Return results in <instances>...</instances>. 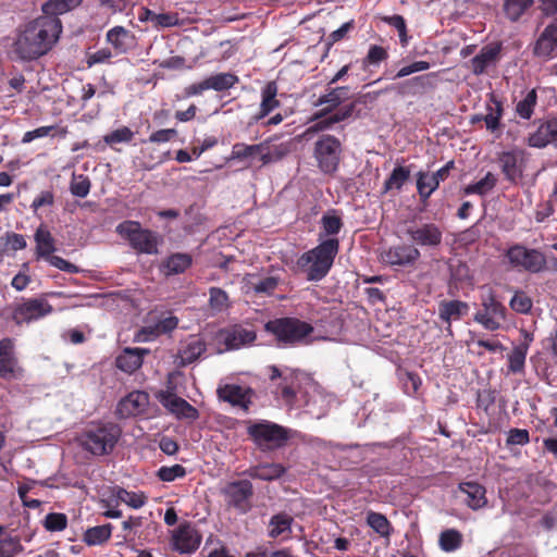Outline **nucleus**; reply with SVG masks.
I'll list each match as a JSON object with an SVG mask.
<instances>
[{"label":"nucleus","mask_w":557,"mask_h":557,"mask_svg":"<svg viewBox=\"0 0 557 557\" xmlns=\"http://www.w3.org/2000/svg\"><path fill=\"white\" fill-rule=\"evenodd\" d=\"M367 524L376 532L381 537L389 539L394 528L389 520L382 513L375 511L367 512Z\"/></svg>","instance_id":"79ce46f5"},{"label":"nucleus","mask_w":557,"mask_h":557,"mask_svg":"<svg viewBox=\"0 0 557 557\" xmlns=\"http://www.w3.org/2000/svg\"><path fill=\"white\" fill-rule=\"evenodd\" d=\"M529 343H520L508 355V370L512 373H521L524 369Z\"/></svg>","instance_id":"49530a36"},{"label":"nucleus","mask_w":557,"mask_h":557,"mask_svg":"<svg viewBox=\"0 0 557 557\" xmlns=\"http://www.w3.org/2000/svg\"><path fill=\"white\" fill-rule=\"evenodd\" d=\"M490 101L493 106H487V113L483 116L486 128L494 133L500 127V120L504 113L503 102L494 94L490 95Z\"/></svg>","instance_id":"4c0bfd02"},{"label":"nucleus","mask_w":557,"mask_h":557,"mask_svg":"<svg viewBox=\"0 0 557 557\" xmlns=\"http://www.w3.org/2000/svg\"><path fill=\"white\" fill-rule=\"evenodd\" d=\"M537 103V94L535 89L528 91L525 97L516 104V113L523 120H530Z\"/></svg>","instance_id":"3c124183"},{"label":"nucleus","mask_w":557,"mask_h":557,"mask_svg":"<svg viewBox=\"0 0 557 557\" xmlns=\"http://www.w3.org/2000/svg\"><path fill=\"white\" fill-rule=\"evenodd\" d=\"M469 310V304L459 299H443L437 305L438 319L448 332H451V323L461 320Z\"/></svg>","instance_id":"412c9836"},{"label":"nucleus","mask_w":557,"mask_h":557,"mask_svg":"<svg viewBox=\"0 0 557 557\" xmlns=\"http://www.w3.org/2000/svg\"><path fill=\"white\" fill-rule=\"evenodd\" d=\"M277 84L274 81L268 82L261 90V103L259 111L250 116L249 124L258 123L281 106L277 96Z\"/></svg>","instance_id":"393cba45"},{"label":"nucleus","mask_w":557,"mask_h":557,"mask_svg":"<svg viewBox=\"0 0 557 557\" xmlns=\"http://www.w3.org/2000/svg\"><path fill=\"white\" fill-rule=\"evenodd\" d=\"M321 225L326 236H335L341 232L344 224L336 211L331 210L322 216Z\"/></svg>","instance_id":"603ef678"},{"label":"nucleus","mask_w":557,"mask_h":557,"mask_svg":"<svg viewBox=\"0 0 557 557\" xmlns=\"http://www.w3.org/2000/svg\"><path fill=\"white\" fill-rule=\"evenodd\" d=\"M191 263L193 258L189 253L176 252L163 260L160 269L165 276H171L184 273L191 267Z\"/></svg>","instance_id":"72a5a7b5"},{"label":"nucleus","mask_w":557,"mask_h":557,"mask_svg":"<svg viewBox=\"0 0 557 557\" xmlns=\"http://www.w3.org/2000/svg\"><path fill=\"white\" fill-rule=\"evenodd\" d=\"M436 77L435 73H429L407 79L393 87L400 96H417L423 94L425 89L432 87V78Z\"/></svg>","instance_id":"2f4dec72"},{"label":"nucleus","mask_w":557,"mask_h":557,"mask_svg":"<svg viewBox=\"0 0 557 557\" xmlns=\"http://www.w3.org/2000/svg\"><path fill=\"white\" fill-rule=\"evenodd\" d=\"M342 154V144L334 135H322L314 143L313 158L319 170L324 174L337 171Z\"/></svg>","instance_id":"6e6552de"},{"label":"nucleus","mask_w":557,"mask_h":557,"mask_svg":"<svg viewBox=\"0 0 557 557\" xmlns=\"http://www.w3.org/2000/svg\"><path fill=\"white\" fill-rule=\"evenodd\" d=\"M530 442L529 431L525 429H511L508 432L506 440L507 446L511 445H527Z\"/></svg>","instance_id":"69168bd1"},{"label":"nucleus","mask_w":557,"mask_h":557,"mask_svg":"<svg viewBox=\"0 0 557 557\" xmlns=\"http://www.w3.org/2000/svg\"><path fill=\"white\" fill-rule=\"evenodd\" d=\"M349 92V87H332L327 86L326 92L321 95L318 100L314 102L315 107L325 106L320 111L314 113L315 119H320L325 116L333 111H335L341 103L347 99Z\"/></svg>","instance_id":"b1692460"},{"label":"nucleus","mask_w":557,"mask_h":557,"mask_svg":"<svg viewBox=\"0 0 557 557\" xmlns=\"http://www.w3.org/2000/svg\"><path fill=\"white\" fill-rule=\"evenodd\" d=\"M505 257L511 268L529 273H540L546 269L545 255L535 248H528L521 244H515L505 251Z\"/></svg>","instance_id":"0eeeda50"},{"label":"nucleus","mask_w":557,"mask_h":557,"mask_svg":"<svg viewBox=\"0 0 557 557\" xmlns=\"http://www.w3.org/2000/svg\"><path fill=\"white\" fill-rule=\"evenodd\" d=\"M112 57H113V53H112L111 49L101 48V49L95 51L94 53H89L87 55L86 63H87L88 67H91L96 64L109 62Z\"/></svg>","instance_id":"774afa93"},{"label":"nucleus","mask_w":557,"mask_h":557,"mask_svg":"<svg viewBox=\"0 0 557 557\" xmlns=\"http://www.w3.org/2000/svg\"><path fill=\"white\" fill-rule=\"evenodd\" d=\"M294 519L286 512H280L271 517L269 521L268 535L271 539L283 536L288 539L292 534V523Z\"/></svg>","instance_id":"c9c22d12"},{"label":"nucleus","mask_w":557,"mask_h":557,"mask_svg":"<svg viewBox=\"0 0 557 557\" xmlns=\"http://www.w3.org/2000/svg\"><path fill=\"white\" fill-rule=\"evenodd\" d=\"M178 325V318L172 314L160 318L153 324L141 327L138 338L141 342H151L157 337L173 332Z\"/></svg>","instance_id":"a878e982"},{"label":"nucleus","mask_w":557,"mask_h":557,"mask_svg":"<svg viewBox=\"0 0 557 557\" xmlns=\"http://www.w3.org/2000/svg\"><path fill=\"white\" fill-rule=\"evenodd\" d=\"M50 265L61 270V271H64V272H67V273H77L78 272V268L69 262L67 260L63 259L62 257L60 256H55V255H50L49 257H47L45 259Z\"/></svg>","instance_id":"338daca9"},{"label":"nucleus","mask_w":557,"mask_h":557,"mask_svg":"<svg viewBox=\"0 0 557 557\" xmlns=\"http://www.w3.org/2000/svg\"><path fill=\"white\" fill-rule=\"evenodd\" d=\"M525 152L521 149L503 151L498 154V164L506 181L518 184L523 178Z\"/></svg>","instance_id":"4468645a"},{"label":"nucleus","mask_w":557,"mask_h":557,"mask_svg":"<svg viewBox=\"0 0 557 557\" xmlns=\"http://www.w3.org/2000/svg\"><path fill=\"white\" fill-rule=\"evenodd\" d=\"M24 549L17 536L0 540V557H14Z\"/></svg>","instance_id":"bf43d9fd"},{"label":"nucleus","mask_w":557,"mask_h":557,"mask_svg":"<svg viewBox=\"0 0 557 557\" xmlns=\"http://www.w3.org/2000/svg\"><path fill=\"white\" fill-rule=\"evenodd\" d=\"M200 543L201 535L188 522L180 524L173 534L174 547L182 554H188L197 550Z\"/></svg>","instance_id":"4be33fe9"},{"label":"nucleus","mask_w":557,"mask_h":557,"mask_svg":"<svg viewBox=\"0 0 557 557\" xmlns=\"http://www.w3.org/2000/svg\"><path fill=\"white\" fill-rule=\"evenodd\" d=\"M176 137L177 131L175 128H162L152 132L147 141L151 144H164L173 140ZM141 143L144 144L146 140H141Z\"/></svg>","instance_id":"0e129e2a"},{"label":"nucleus","mask_w":557,"mask_h":557,"mask_svg":"<svg viewBox=\"0 0 557 557\" xmlns=\"http://www.w3.org/2000/svg\"><path fill=\"white\" fill-rule=\"evenodd\" d=\"M186 469L176 463L173 466H162L157 471V478L162 482H173L176 479H183L186 475Z\"/></svg>","instance_id":"13d9d810"},{"label":"nucleus","mask_w":557,"mask_h":557,"mask_svg":"<svg viewBox=\"0 0 557 557\" xmlns=\"http://www.w3.org/2000/svg\"><path fill=\"white\" fill-rule=\"evenodd\" d=\"M219 337L226 350H235L253 343L257 338V334L252 330L236 324L221 330Z\"/></svg>","instance_id":"6ab92c4d"},{"label":"nucleus","mask_w":557,"mask_h":557,"mask_svg":"<svg viewBox=\"0 0 557 557\" xmlns=\"http://www.w3.org/2000/svg\"><path fill=\"white\" fill-rule=\"evenodd\" d=\"M91 183L88 176L79 174L73 175L70 183V191L73 196L85 198L90 191Z\"/></svg>","instance_id":"4d7b16f0"},{"label":"nucleus","mask_w":557,"mask_h":557,"mask_svg":"<svg viewBox=\"0 0 557 557\" xmlns=\"http://www.w3.org/2000/svg\"><path fill=\"white\" fill-rule=\"evenodd\" d=\"M247 434L262 453L280 449L290 438V431L287 428L269 420L248 421Z\"/></svg>","instance_id":"20e7f679"},{"label":"nucleus","mask_w":557,"mask_h":557,"mask_svg":"<svg viewBox=\"0 0 557 557\" xmlns=\"http://www.w3.org/2000/svg\"><path fill=\"white\" fill-rule=\"evenodd\" d=\"M209 306L215 312H222L230 307L228 295L219 287H210Z\"/></svg>","instance_id":"5fc2aeb1"},{"label":"nucleus","mask_w":557,"mask_h":557,"mask_svg":"<svg viewBox=\"0 0 557 557\" xmlns=\"http://www.w3.org/2000/svg\"><path fill=\"white\" fill-rule=\"evenodd\" d=\"M339 251V240L330 237L322 240L314 248L304 252L297 260L299 270L311 282L323 280L333 267L335 257Z\"/></svg>","instance_id":"f03ea898"},{"label":"nucleus","mask_w":557,"mask_h":557,"mask_svg":"<svg viewBox=\"0 0 557 557\" xmlns=\"http://www.w3.org/2000/svg\"><path fill=\"white\" fill-rule=\"evenodd\" d=\"M113 492L117 497V500L124 503L128 507L133 509H139L147 503V496L144 492H132L126 488L115 485L113 486Z\"/></svg>","instance_id":"c03bdc74"},{"label":"nucleus","mask_w":557,"mask_h":557,"mask_svg":"<svg viewBox=\"0 0 557 557\" xmlns=\"http://www.w3.org/2000/svg\"><path fill=\"white\" fill-rule=\"evenodd\" d=\"M62 30L59 17L41 14L18 27L13 51L23 61L37 60L52 50Z\"/></svg>","instance_id":"f257e3e1"},{"label":"nucleus","mask_w":557,"mask_h":557,"mask_svg":"<svg viewBox=\"0 0 557 557\" xmlns=\"http://www.w3.org/2000/svg\"><path fill=\"white\" fill-rule=\"evenodd\" d=\"M150 352L147 348L126 347L115 359V366L121 371L132 374L137 371L144 362V357Z\"/></svg>","instance_id":"cd10ccee"},{"label":"nucleus","mask_w":557,"mask_h":557,"mask_svg":"<svg viewBox=\"0 0 557 557\" xmlns=\"http://www.w3.org/2000/svg\"><path fill=\"white\" fill-rule=\"evenodd\" d=\"M264 330L272 334L278 344L285 346L304 343L314 331L310 323L293 317L270 320L264 324Z\"/></svg>","instance_id":"39448f33"},{"label":"nucleus","mask_w":557,"mask_h":557,"mask_svg":"<svg viewBox=\"0 0 557 557\" xmlns=\"http://www.w3.org/2000/svg\"><path fill=\"white\" fill-rule=\"evenodd\" d=\"M69 519L63 512H50L42 522L44 528L49 532H61L67 528Z\"/></svg>","instance_id":"6e6d98bb"},{"label":"nucleus","mask_w":557,"mask_h":557,"mask_svg":"<svg viewBox=\"0 0 557 557\" xmlns=\"http://www.w3.org/2000/svg\"><path fill=\"white\" fill-rule=\"evenodd\" d=\"M287 471V468L277 462H262L250 466L243 474L252 479L261 481H275L281 479Z\"/></svg>","instance_id":"c85d7f7f"},{"label":"nucleus","mask_w":557,"mask_h":557,"mask_svg":"<svg viewBox=\"0 0 557 557\" xmlns=\"http://www.w3.org/2000/svg\"><path fill=\"white\" fill-rule=\"evenodd\" d=\"M112 531L113 525L111 523L88 528L83 533V542L87 546H101L111 539Z\"/></svg>","instance_id":"e433bc0d"},{"label":"nucleus","mask_w":557,"mask_h":557,"mask_svg":"<svg viewBox=\"0 0 557 557\" xmlns=\"http://www.w3.org/2000/svg\"><path fill=\"white\" fill-rule=\"evenodd\" d=\"M10 309L11 320L16 325L29 324L49 315L53 311V307L44 297L23 298L21 302L12 305Z\"/></svg>","instance_id":"9d476101"},{"label":"nucleus","mask_w":557,"mask_h":557,"mask_svg":"<svg viewBox=\"0 0 557 557\" xmlns=\"http://www.w3.org/2000/svg\"><path fill=\"white\" fill-rule=\"evenodd\" d=\"M14 339L4 337L0 339V377L10 380L15 376L17 358L15 357Z\"/></svg>","instance_id":"bb28decb"},{"label":"nucleus","mask_w":557,"mask_h":557,"mask_svg":"<svg viewBox=\"0 0 557 557\" xmlns=\"http://www.w3.org/2000/svg\"><path fill=\"white\" fill-rule=\"evenodd\" d=\"M440 183L432 173L419 172L417 177V190L420 200L426 203L431 195L438 188Z\"/></svg>","instance_id":"37998d69"},{"label":"nucleus","mask_w":557,"mask_h":557,"mask_svg":"<svg viewBox=\"0 0 557 557\" xmlns=\"http://www.w3.org/2000/svg\"><path fill=\"white\" fill-rule=\"evenodd\" d=\"M122 434L121 428L113 422H90L78 437L84 450L94 456H106L113 451Z\"/></svg>","instance_id":"7ed1b4c3"},{"label":"nucleus","mask_w":557,"mask_h":557,"mask_svg":"<svg viewBox=\"0 0 557 557\" xmlns=\"http://www.w3.org/2000/svg\"><path fill=\"white\" fill-rule=\"evenodd\" d=\"M502 51V41H494L483 46L480 52L470 61L471 72L476 76L484 74L488 66H494L499 62Z\"/></svg>","instance_id":"dca6fc26"},{"label":"nucleus","mask_w":557,"mask_h":557,"mask_svg":"<svg viewBox=\"0 0 557 557\" xmlns=\"http://www.w3.org/2000/svg\"><path fill=\"white\" fill-rule=\"evenodd\" d=\"M83 0H48L41 7L42 15L59 17L82 4Z\"/></svg>","instance_id":"a19ab883"},{"label":"nucleus","mask_w":557,"mask_h":557,"mask_svg":"<svg viewBox=\"0 0 557 557\" xmlns=\"http://www.w3.org/2000/svg\"><path fill=\"white\" fill-rule=\"evenodd\" d=\"M133 138H134V132L127 126H122V127L114 129L111 133H108L107 135H104L103 141L108 146H110L111 148L114 149L116 144H121V143L128 144L133 140Z\"/></svg>","instance_id":"864d4df0"},{"label":"nucleus","mask_w":557,"mask_h":557,"mask_svg":"<svg viewBox=\"0 0 557 557\" xmlns=\"http://www.w3.org/2000/svg\"><path fill=\"white\" fill-rule=\"evenodd\" d=\"M496 184H497L496 176L493 173L487 172L486 175L482 180L466 186L465 187V194L466 195H480V196H484L488 191L494 189Z\"/></svg>","instance_id":"de8ad7c7"},{"label":"nucleus","mask_w":557,"mask_h":557,"mask_svg":"<svg viewBox=\"0 0 557 557\" xmlns=\"http://www.w3.org/2000/svg\"><path fill=\"white\" fill-rule=\"evenodd\" d=\"M148 404V393L134 391L119 401L115 413L120 419L136 417L146 411Z\"/></svg>","instance_id":"a211bd4d"},{"label":"nucleus","mask_w":557,"mask_h":557,"mask_svg":"<svg viewBox=\"0 0 557 557\" xmlns=\"http://www.w3.org/2000/svg\"><path fill=\"white\" fill-rule=\"evenodd\" d=\"M277 285H278L277 277L268 276V277H264V278L260 280L259 282L252 284V289L255 290L256 294H262V295L270 296L274 293Z\"/></svg>","instance_id":"e2e57ef3"},{"label":"nucleus","mask_w":557,"mask_h":557,"mask_svg":"<svg viewBox=\"0 0 557 557\" xmlns=\"http://www.w3.org/2000/svg\"><path fill=\"white\" fill-rule=\"evenodd\" d=\"M528 145L534 148L557 147V117L541 122L536 131L529 134Z\"/></svg>","instance_id":"5701e85b"},{"label":"nucleus","mask_w":557,"mask_h":557,"mask_svg":"<svg viewBox=\"0 0 557 557\" xmlns=\"http://www.w3.org/2000/svg\"><path fill=\"white\" fill-rule=\"evenodd\" d=\"M463 535L457 529H445L438 535V547L445 553H453L461 548Z\"/></svg>","instance_id":"ea45409f"},{"label":"nucleus","mask_w":557,"mask_h":557,"mask_svg":"<svg viewBox=\"0 0 557 557\" xmlns=\"http://www.w3.org/2000/svg\"><path fill=\"white\" fill-rule=\"evenodd\" d=\"M209 88L215 91H224L234 87L238 83V76L233 73H218L207 77Z\"/></svg>","instance_id":"09e8293b"},{"label":"nucleus","mask_w":557,"mask_h":557,"mask_svg":"<svg viewBox=\"0 0 557 557\" xmlns=\"http://www.w3.org/2000/svg\"><path fill=\"white\" fill-rule=\"evenodd\" d=\"M157 399L169 412L180 420L186 419L194 421L199 418L198 410L172 391H160L157 394Z\"/></svg>","instance_id":"2eb2a0df"},{"label":"nucleus","mask_w":557,"mask_h":557,"mask_svg":"<svg viewBox=\"0 0 557 557\" xmlns=\"http://www.w3.org/2000/svg\"><path fill=\"white\" fill-rule=\"evenodd\" d=\"M406 235L413 244L431 249L437 248L443 240V232L435 223L411 224L406 228Z\"/></svg>","instance_id":"ddd939ff"},{"label":"nucleus","mask_w":557,"mask_h":557,"mask_svg":"<svg viewBox=\"0 0 557 557\" xmlns=\"http://www.w3.org/2000/svg\"><path fill=\"white\" fill-rule=\"evenodd\" d=\"M553 32L552 28L546 26L540 35L533 48L535 57L543 58L544 60L554 58V52L557 49V36Z\"/></svg>","instance_id":"f704fd0d"},{"label":"nucleus","mask_w":557,"mask_h":557,"mask_svg":"<svg viewBox=\"0 0 557 557\" xmlns=\"http://www.w3.org/2000/svg\"><path fill=\"white\" fill-rule=\"evenodd\" d=\"M510 307L516 312L527 313L532 308V300L525 293L517 292L510 300Z\"/></svg>","instance_id":"680f3d73"},{"label":"nucleus","mask_w":557,"mask_h":557,"mask_svg":"<svg viewBox=\"0 0 557 557\" xmlns=\"http://www.w3.org/2000/svg\"><path fill=\"white\" fill-rule=\"evenodd\" d=\"M115 232L128 242L132 249L141 255L158 253V234L149 228L141 227L138 221L126 220L116 225Z\"/></svg>","instance_id":"423d86ee"},{"label":"nucleus","mask_w":557,"mask_h":557,"mask_svg":"<svg viewBox=\"0 0 557 557\" xmlns=\"http://www.w3.org/2000/svg\"><path fill=\"white\" fill-rule=\"evenodd\" d=\"M388 52L382 46L371 45L364 59L362 60L363 67L371 65H379L381 62L387 60Z\"/></svg>","instance_id":"052dcab7"},{"label":"nucleus","mask_w":557,"mask_h":557,"mask_svg":"<svg viewBox=\"0 0 557 557\" xmlns=\"http://www.w3.org/2000/svg\"><path fill=\"white\" fill-rule=\"evenodd\" d=\"M482 309L474 314V321L487 331H496L500 327V321L505 319L506 308L490 292L482 297Z\"/></svg>","instance_id":"9b49d317"},{"label":"nucleus","mask_w":557,"mask_h":557,"mask_svg":"<svg viewBox=\"0 0 557 557\" xmlns=\"http://www.w3.org/2000/svg\"><path fill=\"white\" fill-rule=\"evenodd\" d=\"M37 258L46 259L55 250L54 238L44 226H39L35 233Z\"/></svg>","instance_id":"58836bf2"},{"label":"nucleus","mask_w":557,"mask_h":557,"mask_svg":"<svg viewBox=\"0 0 557 557\" xmlns=\"http://www.w3.org/2000/svg\"><path fill=\"white\" fill-rule=\"evenodd\" d=\"M460 493L466 495L465 503L472 510H479L486 506V490L478 482H461L458 485Z\"/></svg>","instance_id":"7c9ffc66"},{"label":"nucleus","mask_w":557,"mask_h":557,"mask_svg":"<svg viewBox=\"0 0 557 557\" xmlns=\"http://www.w3.org/2000/svg\"><path fill=\"white\" fill-rule=\"evenodd\" d=\"M253 494V485L247 479L231 481L221 488L226 506L242 515L250 511Z\"/></svg>","instance_id":"1a4fd4ad"},{"label":"nucleus","mask_w":557,"mask_h":557,"mask_svg":"<svg viewBox=\"0 0 557 557\" xmlns=\"http://www.w3.org/2000/svg\"><path fill=\"white\" fill-rule=\"evenodd\" d=\"M106 41L112 46L116 54H123L134 46L135 35L123 26H114L107 32Z\"/></svg>","instance_id":"c756f323"},{"label":"nucleus","mask_w":557,"mask_h":557,"mask_svg":"<svg viewBox=\"0 0 557 557\" xmlns=\"http://www.w3.org/2000/svg\"><path fill=\"white\" fill-rule=\"evenodd\" d=\"M534 0H505L504 12L511 22H517L533 4Z\"/></svg>","instance_id":"8fccbe9b"},{"label":"nucleus","mask_w":557,"mask_h":557,"mask_svg":"<svg viewBox=\"0 0 557 557\" xmlns=\"http://www.w3.org/2000/svg\"><path fill=\"white\" fill-rule=\"evenodd\" d=\"M410 177L409 168L398 165L394 168L389 176L383 184V193L387 194L391 190H400Z\"/></svg>","instance_id":"a18cd8bd"},{"label":"nucleus","mask_w":557,"mask_h":557,"mask_svg":"<svg viewBox=\"0 0 557 557\" xmlns=\"http://www.w3.org/2000/svg\"><path fill=\"white\" fill-rule=\"evenodd\" d=\"M420 257V250L410 244L394 245L381 253L383 263L398 268H413Z\"/></svg>","instance_id":"f8f14e48"},{"label":"nucleus","mask_w":557,"mask_h":557,"mask_svg":"<svg viewBox=\"0 0 557 557\" xmlns=\"http://www.w3.org/2000/svg\"><path fill=\"white\" fill-rule=\"evenodd\" d=\"M221 400L231 404L234 407L242 408L245 412L249 411L252 404L255 392L250 387H243L237 384H225L216 391Z\"/></svg>","instance_id":"f3484780"},{"label":"nucleus","mask_w":557,"mask_h":557,"mask_svg":"<svg viewBox=\"0 0 557 557\" xmlns=\"http://www.w3.org/2000/svg\"><path fill=\"white\" fill-rule=\"evenodd\" d=\"M259 157L262 164H269L274 161L273 154L270 152L268 141L255 145H247L244 143H236L232 147L231 159L245 161Z\"/></svg>","instance_id":"aec40b11"},{"label":"nucleus","mask_w":557,"mask_h":557,"mask_svg":"<svg viewBox=\"0 0 557 557\" xmlns=\"http://www.w3.org/2000/svg\"><path fill=\"white\" fill-rule=\"evenodd\" d=\"M207 350L206 343L198 336H190L186 344L178 350V364L185 367L201 357Z\"/></svg>","instance_id":"473e14b6"}]
</instances>
